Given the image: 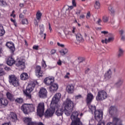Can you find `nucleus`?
Returning a JSON list of instances; mask_svg holds the SVG:
<instances>
[{"instance_id": "f257e3e1", "label": "nucleus", "mask_w": 125, "mask_h": 125, "mask_svg": "<svg viewBox=\"0 0 125 125\" xmlns=\"http://www.w3.org/2000/svg\"><path fill=\"white\" fill-rule=\"evenodd\" d=\"M61 98V94L56 93L53 97L51 104L50 107H53L56 111V114L57 116H62V114H64L67 117L71 115L72 111L74 108V103L69 98H67L66 101L63 103V107L58 105V102Z\"/></svg>"}, {"instance_id": "f03ea898", "label": "nucleus", "mask_w": 125, "mask_h": 125, "mask_svg": "<svg viewBox=\"0 0 125 125\" xmlns=\"http://www.w3.org/2000/svg\"><path fill=\"white\" fill-rule=\"evenodd\" d=\"M36 86V82H31L27 86L25 90L23 91L24 95L28 99H31L32 98V94L31 92L33 91Z\"/></svg>"}, {"instance_id": "7ed1b4c3", "label": "nucleus", "mask_w": 125, "mask_h": 125, "mask_svg": "<svg viewBox=\"0 0 125 125\" xmlns=\"http://www.w3.org/2000/svg\"><path fill=\"white\" fill-rule=\"evenodd\" d=\"M80 115V112L74 111L71 116V119L72 122L71 125H83V122L81 121V118L78 117Z\"/></svg>"}, {"instance_id": "20e7f679", "label": "nucleus", "mask_w": 125, "mask_h": 125, "mask_svg": "<svg viewBox=\"0 0 125 125\" xmlns=\"http://www.w3.org/2000/svg\"><path fill=\"white\" fill-rule=\"evenodd\" d=\"M9 82L10 84L14 86H19V80L17 79L15 75H12L9 76Z\"/></svg>"}, {"instance_id": "39448f33", "label": "nucleus", "mask_w": 125, "mask_h": 125, "mask_svg": "<svg viewBox=\"0 0 125 125\" xmlns=\"http://www.w3.org/2000/svg\"><path fill=\"white\" fill-rule=\"evenodd\" d=\"M37 113L38 116L39 117H42L44 114V103H40L38 104L37 109Z\"/></svg>"}, {"instance_id": "423d86ee", "label": "nucleus", "mask_w": 125, "mask_h": 125, "mask_svg": "<svg viewBox=\"0 0 125 125\" xmlns=\"http://www.w3.org/2000/svg\"><path fill=\"white\" fill-rule=\"evenodd\" d=\"M107 93L104 90L99 91L96 97V100L97 101H101L102 100H104L107 98Z\"/></svg>"}, {"instance_id": "0eeeda50", "label": "nucleus", "mask_w": 125, "mask_h": 125, "mask_svg": "<svg viewBox=\"0 0 125 125\" xmlns=\"http://www.w3.org/2000/svg\"><path fill=\"white\" fill-rule=\"evenodd\" d=\"M108 113L110 116H117L119 114V110L117 107L115 106H111L108 108Z\"/></svg>"}, {"instance_id": "6e6552de", "label": "nucleus", "mask_w": 125, "mask_h": 125, "mask_svg": "<svg viewBox=\"0 0 125 125\" xmlns=\"http://www.w3.org/2000/svg\"><path fill=\"white\" fill-rule=\"evenodd\" d=\"M51 107L49 109H47L44 113V116L45 118H50V117H52L53 116V114L55 112V109H57V108H54V107H51L53 106H50Z\"/></svg>"}, {"instance_id": "1a4fd4ad", "label": "nucleus", "mask_w": 125, "mask_h": 125, "mask_svg": "<svg viewBox=\"0 0 125 125\" xmlns=\"http://www.w3.org/2000/svg\"><path fill=\"white\" fill-rule=\"evenodd\" d=\"M94 114L95 120L98 122H101L103 119V112L99 110H95Z\"/></svg>"}, {"instance_id": "9d476101", "label": "nucleus", "mask_w": 125, "mask_h": 125, "mask_svg": "<svg viewBox=\"0 0 125 125\" xmlns=\"http://www.w3.org/2000/svg\"><path fill=\"white\" fill-rule=\"evenodd\" d=\"M53 83H54V77H46L44 79V83L47 85H51L53 84Z\"/></svg>"}, {"instance_id": "9b49d317", "label": "nucleus", "mask_w": 125, "mask_h": 125, "mask_svg": "<svg viewBox=\"0 0 125 125\" xmlns=\"http://www.w3.org/2000/svg\"><path fill=\"white\" fill-rule=\"evenodd\" d=\"M66 91L69 94H72V93H74V91H75V86L72 84H69L66 86Z\"/></svg>"}, {"instance_id": "f8f14e48", "label": "nucleus", "mask_w": 125, "mask_h": 125, "mask_svg": "<svg viewBox=\"0 0 125 125\" xmlns=\"http://www.w3.org/2000/svg\"><path fill=\"white\" fill-rule=\"evenodd\" d=\"M35 73L37 77L40 78V77H42L43 76V72L42 71V67L41 66H37L35 68Z\"/></svg>"}, {"instance_id": "ddd939ff", "label": "nucleus", "mask_w": 125, "mask_h": 125, "mask_svg": "<svg viewBox=\"0 0 125 125\" xmlns=\"http://www.w3.org/2000/svg\"><path fill=\"white\" fill-rule=\"evenodd\" d=\"M94 98V97H93V95L91 93H88L87 94L86 99V102L87 105H89V104H90L92 102V100H93Z\"/></svg>"}, {"instance_id": "4468645a", "label": "nucleus", "mask_w": 125, "mask_h": 125, "mask_svg": "<svg viewBox=\"0 0 125 125\" xmlns=\"http://www.w3.org/2000/svg\"><path fill=\"white\" fill-rule=\"evenodd\" d=\"M47 95V91L46 89L44 88H42L40 89L39 91V96L41 98H44V97H46Z\"/></svg>"}, {"instance_id": "2eb2a0df", "label": "nucleus", "mask_w": 125, "mask_h": 125, "mask_svg": "<svg viewBox=\"0 0 125 125\" xmlns=\"http://www.w3.org/2000/svg\"><path fill=\"white\" fill-rule=\"evenodd\" d=\"M24 122L26 123L27 125H38V123L37 122L32 121V118H25Z\"/></svg>"}, {"instance_id": "dca6fc26", "label": "nucleus", "mask_w": 125, "mask_h": 125, "mask_svg": "<svg viewBox=\"0 0 125 125\" xmlns=\"http://www.w3.org/2000/svg\"><path fill=\"white\" fill-rule=\"evenodd\" d=\"M21 110L23 112L24 114H29V106L28 104H24L21 106Z\"/></svg>"}, {"instance_id": "f3484780", "label": "nucleus", "mask_w": 125, "mask_h": 125, "mask_svg": "<svg viewBox=\"0 0 125 125\" xmlns=\"http://www.w3.org/2000/svg\"><path fill=\"white\" fill-rule=\"evenodd\" d=\"M7 47L9 48L11 52L13 53L15 51V47L14 46V44L11 42H7L6 44Z\"/></svg>"}, {"instance_id": "a211bd4d", "label": "nucleus", "mask_w": 125, "mask_h": 125, "mask_svg": "<svg viewBox=\"0 0 125 125\" xmlns=\"http://www.w3.org/2000/svg\"><path fill=\"white\" fill-rule=\"evenodd\" d=\"M49 91L51 92H54L58 89V84L57 83H53L49 87Z\"/></svg>"}, {"instance_id": "6ab92c4d", "label": "nucleus", "mask_w": 125, "mask_h": 125, "mask_svg": "<svg viewBox=\"0 0 125 125\" xmlns=\"http://www.w3.org/2000/svg\"><path fill=\"white\" fill-rule=\"evenodd\" d=\"M7 104H8V101L7 99L3 98L0 99V106L1 107H5V106H7Z\"/></svg>"}, {"instance_id": "aec40b11", "label": "nucleus", "mask_w": 125, "mask_h": 125, "mask_svg": "<svg viewBox=\"0 0 125 125\" xmlns=\"http://www.w3.org/2000/svg\"><path fill=\"white\" fill-rule=\"evenodd\" d=\"M7 64L9 66H12L13 64H15V60L13 58H12V56L8 57Z\"/></svg>"}, {"instance_id": "412c9836", "label": "nucleus", "mask_w": 125, "mask_h": 125, "mask_svg": "<svg viewBox=\"0 0 125 125\" xmlns=\"http://www.w3.org/2000/svg\"><path fill=\"white\" fill-rule=\"evenodd\" d=\"M7 96V99L9 100V101L13 102L15 100V98H14V95L12 94L11 93L9 92H7L6 94Z\"/></svg>"}, {"instance_id": "4be33fe9", "label": "nucleus", "mask_w": 125, "mask_h": 125, "mask_svg": "<svg viewBox=\"0 0 125 125\" xmlns=\"http://www.w3.org/2000/svg\"><path fill=\"white\" fill-rule=\"evenodd\" d=\"M112 76V71L111 69L108 70L104 74V78L106 79V80H109V79H111Z\"/></svg>"}, {"instance_id": "5701e85b", "label": "nucleus", "mask_w": 125, "mask_h": 125, "mask_svg": "<svg viewBox=\"0 0 125 125\" xmlns=\"http://www.w3.org/2000/svg\"><path fill=\"white\" fill-rule=\"evenodd\" d=\"M10 117L11 119L13 122H17V115L14 112H11L10 114Z\"/></svg>"}, {"instance_id": "b1692460", "label": "nucleus", "mask_w": 125, "mask_h": 125, "mask_svg": "<svg viewBox=\"0 0 125 125\" xmlns=\"http://www.w3.org/2000/svg\"><path fill=\"white\" fill-rule=\"evenodd\" d=\"M20 77H21V80H22V81H26L28 80V79L29 78V75H28V74L26 73H22Z\"/></svg>"}, {"instance_id": "393cba45", "label": "nucleus", "mask_w": 125, "mask_h": 125, "mask_svg": "<svg viewBox=\"0 0 125 125\" xmlns=\"http://www.w3.org/2000/svg\"><path fill=\"white\" fill-rule=\"evenodd\" d=\"M124 83V80L122 79H119L117 82L116 83L115 85L117 87H120Z\"/></svg>"}, {"instance_id": "a878e982", "label": "nucleus", "mask_w": 125, "mask_h": 125, "mask_svg": "<svg viewBox=\"0 0 125 125\" xmlns=\"http://www.w3.org/2000/svg\"><path fill=\"white\" fill-rule=\"evenodd\" d=\"M16 66L17 67H22V68H24L25 67V62L21 61H19L16 63Z\"/></svg>"}, {"instance_id": "bb28decb", "label": "nucleus", "mask_w": 125, "mask_h": 125, "mask_svg": "<svg viewBox=\"0 0 125 125\" xmlns=\"http://www.w3.org/2000/svg\"><path fill=\"white\" fill-rule=\"evenodd\" d=\"M124 53H125V50H124L122 48H119L118 50V57H122V56H124Z\"/></svg>"}, {"instance_id": "cd10ccee", "label": "nucleus", "mask_w": 125, "mask_h": 125, "mask_svg": "<svg viewBox=\"0 0 125 125\" xmlns=\"http://www.w3.org/2000/svg\"><path fill=\"white\" fill-rule=\"evenodd\" d=\"M35 111V105L33 104H28V112H34Z\"/></svg>"}, {"instance_id": "c85d7f7f", "label": "nucleus", "mask_w": 125, "mask_h": 125, "mask_svg": "<svg viewBox=\"0 0 125 125\" xmlns=\"http://www.w3.org/2000/svg\"><path fill=\"white\" fill-rule=\"evenodd\" d=\"M42 13L41 12V11L39 10L37 11L36 13V19L40 21V19H42Z\"/></svg>"}, {"instance_id": "c756f323", "label": "nucleus", "mask_w": 125, "mask_h": 125, "mask_svg": "<svg viewBox=\"0 0 125 125\" xmlns=\"http://www.w3.org/2000/svg\"><path fill=\"white\" fill-rule=\"evenodd\" d=\"M89 107V110H91V112L92 113V114H93V112H95V111H96V107H95V106L91 105L90 104H87Z\"/></svg>"}, {"instance_id": "7c9ffc66", "label": "nucleus", "mask_w": 125, "mask_h": 125, "mask_svg": "<svg viewBox=\"0 0 125 125\" xmlns=\"http://www.w3.org/2000/svg\"><path fill=\"white\" fill-rule=\"evenodd\" d=\"M76 39L78 42H83V38L81 34H78L76 35Z\"/></svg>"}, {"instance_id": "2f4dec72", "label": "nucleus", "mask_w": 125, "mask_h": 125, "mask_svg": "<svg viewBox=\"0 0 125 125\" xmlns=\"http://www.w3.org/2000/svg\"><path fill=\"white\" fill-rule=\"evenodd\" d=\"M4 34H5V31H4V29H3V26L0 25V37H2Z\"/></svg>"}, {"instance_id": "473e14b6", "label": "nucleus", "mask_w": 125, "mask_h": 125, "mask_svg": "<svg viewBox=\"0 0 125 125\" xmlns=\"http://www.w3.org/2000/svg\"><path fill=\"white\" fill-rule=\"evenodd\" d=\"M61 55H65L68 53V49L67 48H64L59 51Z\"/></svg>"}, {"instance_id": "72a5a7b5", "label": "nucleus", "mask_w": 125, "mask_h": 125, "mask_svg": "<svg viewBox=\"0 0 125 125\" xmlns=\"http://www.w3.org/2000/svg\"><path fill=\"white\" fill-rule=\"evenodd\" d=\"M15 102L19 103V104H22L23 102V98H18L15 100Z\"/></svg>"}, {"instance_id": "f704fd0d", "label": "nucleus", "mask_w": 125, "mask_h": 125, "mask_svg": "<svg viewBox=\"0 0 125 125\" xmlns=\"http://www.w3.org/2000/svg\"><path fill=\"white\" fill-rule=\"evenodd\" d=\"M7 5V3L4 0H0V6L5 7Z\"/></svg>"}, {"instance_id": "c9c22d12", "label": "nucleus", "mask_w": 125, "mask_h": 125, "mask_svg": "<svg viewBox=\"0 0 125 125\" xmlns=\"http://www.w3.org/2000/svg\"><path fill=\"white\" fill-rule=\"evenodd\" d=\"M114 41V37H110L108 39H105V43L107 44L108 42H111Z\"/></svg>"}, {"instance_id": "e433bc0d", "label": "nucleus", "mask_w": 125, "mask_h": 125, "mask_svg": "<svg viewBox=\"0 0 125 125\" xmlns=\"http://www.w3.org/2000/svg\"><path fill=\"white\" fill-rule=\"evenodd\" d=\"M94 7L96 9H99L100 8V3L97 1H96Z\"/></svg>"}, {"instance_id": "4c0bfd02", "label": "nucleus", "mask_w": 125, "mask_h": 125, "mask_svg": "<svg viewBox=\"0 0 125 125\" xmlns=\"http://www.w3.org/2000/svg\"><path fill=\"white\" fill-rule=\"evenodd\" d=\"M108 10L110 11L112 14H114L115 13V10H114V8H113V7L110 6L108 7Z\"/></svg>"}, {"instance_id": "58836bf2", "label": "nucleus", "mask_w": 125, "mask_h": 125, "mask_svg": "<svg viewBox=\"0 0 125 125\" xmlns=\"http://www.w3.org/2000/svg\"><path fill=\"white\" fill-rule=\"evenodd\" d=\"M5 75V72L3 71V68H0V77L1 76H4Z\"/></svg>"}, {"instance_id": "ea45409f", "label": "nucleus", "mask_w": 125, "mask_h": 125, "mask_svg": "<svg viewBox=\"0 0 125 125\" xmlns=\"http://www.w3.org/2000/svg\"><path fill=\"white\" fill-rule=\"evenodd\" d=\"M103 22H104L105 23H106V22H108L109 20V17L104 16L103 17Z\"/></svg>"}, {"instance_id": "a19ab883", "label": "nucleus", "mask_w": 125, "mask_h": 125, "mask_svg": "<svg viewBox=\"0 0 125 125\" xmlns=\"http://www.w3.org/2000/svg\"><path fill=\"white\" fill-rule=\"evenodd\" d=\"M21 22H22V24H28V20H27V19H24L22 20Z\"/></svg>"}, {"instance_id": "79ce46f5", "label": "nucleus", "mask_w": 125, "mask_h": 125, "mask_svg": "<svg viewBox=\"0 0 125 125\" xmlns=\"http://www.w3.org/2000/svg\"><path fill=\"white\" fill-rule=\"evenodd\" d=\"M39 45H34L33 46V49H34V50H39Z\"/></svg>"}, {"instance_id": "37998d69", "label": "nucleus", "mask_w": 125, "mask_h": 125, "mask_svg": "<svg viewBox=\"0 0 125 125\" xmlns=\"http://www.w3.org/2000/svg\"><path fill=\"white\" fill-rule=\"evenodd\" d=\"M101 22H102L101 19H98V21H96V24H98V25H99V26H100L101 25V24L100 23H101Z\"/></svg>"}, {"instance_id": "c03bdc74", "label": "nucleus", "mask_w": 125, "mask_h": 125, "mask_svg": "<svg viewBox=\"0 0 125 125\" xmlns=\"http://www.w3.org/2000/svg\"><path fill=\"white\" fill-rule=\"evenodd\" d=\"M72 6H73L74 7H76V6H77V3L76 2V1L75 0H72Z\"/></svg>"}, {"instance_id": "a18cd8bd", "label": "nucleus", "mask_w": 125, "mask_h": 125, "mask_svg": "<svg viewBox=\"0 0 125 125\" xmlns=\"http://www.w3.org/2000/svg\"><path fill=\"white\" fill-rule=\"evenodd\" d=\"M57 45H58V46H60L61 47H65V45H64L63 44H61L59 43V42H57Z\"/></svg>"}, {"instance_id": "49530a36", "label": "nucleus", "mask_w": 125, "mask_h": 125, "mask_svg": "<svg viewBox=\"0 0 125 125\" xmlns=\"http://www.w3.org/2000/svg\"><path fill=\"white\" fill-rule=\"evenodd\" d=\"M70 76V73L67 72L66 73V75L64 76V79H69L70 77H69Z\"/></svg>"}, {"instance_id": "de8ad7c7", "label": "nucleus", "mask_w": 125, "mask_h": 125, "mask_svg": "<svg viewBox=\"0 0 125 125\" xmlns=\"http://www.w3.org/2000/svg\"><path fill=\"white\" fill-rule=\"evenodd\" d=\"M40 29H41L40 35H43V31H44V28L42 27Z\"/></svg>"}, {"instance_id": "09e8293b", "label": "nucleus", "mask_w": 125, "mask_h": 125, "mask_svg": "<svg viewBox=\"0 0 125 125\" xmlns=\"http://www.w3.org/2000/svg\"><path fill=\"white\" fill-rule=\"evenodd\" d=\"M124 33H125V31H124V30L123 29H121L119 31V34L121 36H123V35H124Z\"/></svg>"}, {"instance_id": "8fccbe9b", "label": "nucleus", "mask_w": 125, "mask_h": 125, "mask_svg": "<svg viewBox=\"0 0 125 125\" xmlns=\"http://www.w3.org/2000/svg\"><path fill=\"white\" fill-rule=\"evenodd\" d=\"M57 64L59 65V66H61V65H62V61L59 60V61L57 62Z\"/></svg>"}, {"instance_id": "3c124183", "label": "nucleus", "mask_w": 125, "mask_h": 125, "mask_svg": "<svg viewBox=\"0 0 125 125\" xmlns=\"http://www.w3.org/2000/svg\"><path fill=\"white\" fill-rule=\"evenodd\" d=\"M72 32L73 34H76V27H73L72 29Z\"/></svg>"}, {"instance_id": "603ef678", "label": "nucleus", "mask_w": 125, "mask_h": 125, "mask_svg": "<svg viewBox=\"0 0 125 125\" xmlns=\"http://www.w3.org/2000/svg\"><path fill=\"white\" fill-rule=\"evenodd\" d=\"M83 97L82 95H79L75 97L76 99H80V98H82Z\"/></svg>"}, {"instance_id": "864d4df0", "label": "nucleus", "mask_w": 125, "mask_h": 125, "mask_svg": "<svg viewBox=\"0 0 125 125\" xmlns=\"http://www.w3.org/2000/svg\"><path fill=\"white\" fill-rule=\"evenodd\" d=\"M81 12H82V10H78L76 13V14H77V15H80V14H81Z\"/></svg>"}, {"instance_id": "5fc2aeb1", "label": "nucleus", "mask_w": 125, "mask_h": 125, "mask_svg": "<svg viewBox=\"0 0 125 125\" xmlns=\"http://www.w3.org/2000/svg\"><path fill=\"white\" fill-rule=\"evenodd\" d=\"M40 36H41L42 38H43L44 40H45V38L46 37V34L45 33V34H43V35H40Z\"/></svg>"}, {"instance_id": "6e6d98bb", "label": "nucleus", "mask_w": 125, "mask_h": 125, "mask_svg": "<svg viewBox=\"0 0 125 125\" xmlns=\"http://www.w3.org/2000/svg\"><path fill=\"white\" fill-rule=\"evenodd\" d=\"M55 52H56V50L55 49H52L51 51V54H55Z\"/></svg>"}, {"instance_id": "4d7b16f0", "label": "nucleus", "mask_w": 125, "mask_h": 125, "mask_svg": "<svg viewBox=\"0 0 125 125\" xmlns=\"http://www.w3.org/2000/svg\"><path fill=\"white\" fill-rule=\"evenodd\" d=\"M4 70H5V71H10V68L7 67V66H5V67H4Z\"/></svg>"}, {"instance_id": "13d9d810", "label": "nucleus", "mask_w": 125, "mask_h": 125, "mask_svg": "<svg viewBox=\"0 0 125 125\" xmlns=\"http://www.w3.org/2000/svg\"><path fill=\"white\" fill-rule=\"evenodd\" d=\"M90 17V12H88L87 13V15H86V18L87 19H88V18H89Z\"/></svg>"}, {"instance_id": "bf43d9fd", "label": "nucleus", "mask_w": 125, "mask_h": 125, "mask_svg": "<svg viewBox=\"0 0 125 125\" xmlns=\"http://www.w3.org/2000/svg\"><path fill=\"white\" fill-rule=\"evenodd\" d=\"M80 19H84V15H81L80 16Z\"/></svg>"}, {"instance_id": "052dcab7", "label": "nucleus", "mask_w": 125, "mask_h": 125, "mask_svg": "<svg viewBox=\"0 0 125 125\" xmlns=\"http://www.w3.org/2000/svg\"><path fill=\"white\" fill-rule=\"evenodd\" d=\"M101 121L99 122L98 125H105L104 122H101Z\"/></svg>"}, {"instance_id": "680f3d73", "label": "nucleus", "mask_w": 125, "mask_h": 125, "mask_svg": "<svg viewBox=\"0 0 125 125\" xmlns=\"http://www.w3.org/2000/svg\"><path fill=\"white\" fill-rule=\"evenodd\" d=\"M19 17L20 18L23 19V18H24V15H22V14H20L19 15Z\"/></svg>"}, {"instance_id": "e2e57ef3", "label": "nucleus", "mask_w": 125, "mask_h": 125, "mask_svg": "<svg viewBox=\"0 0 125 125\" xmlns=\"http://www.w3.org/2000/svg\"><path fill=\"white\" fill-rule=\"evenodd\" d=\"M48 26H49V29L50 30V31H51V30H52V29L51 28V26L50 25V23H48Z\"/></svg>"}, {"instance_id": "0e129e2a", "label": "nucleus", "mask_w": 125, "mask_h": 125, "mask_svg": "<svg viewBox=\"0 0 125 125\" xmlns=\"http://www.w3.org/2000/svg\"><path fill=\"white\" fill-rule=\"evenodd\" d=\"M102 34H104V35H106V34H108V32L107 31H102Z\"/></svg>"}, {"instance_id": "69168bd1", "label": "nucleus", "mask_w": 125, "mask_h": 125, "mask_svg": "<svg viewBox=\"0 0 125 125\" xmlns=\"http://www.w3.org/2000/svg\"><path fill=\"white\" fill-rule=\"evenodd\" d=\"M121 40L122 41H125V37L122 35Z\"/></svg>"}, {"instance_id": "338daca9", "label": "nucleus", "mask_w": 125, "mask_h": 125, "mask_svg": "<svg viewBox=\"0 0 125 125\" xmlns=\"http://www.w3.org/2000/svg\"><path fill=\"white\" fill-rule=\"evenodd\" d=\"M1 125H10V123H6L2 124Z\"/></svg>"}, {"instance_id": "774afa93", "label": "nucleus", "mask_w": 125, "mask_h": 125, "mask_svg": "<svg viewBox=\"0 0 125 125\" xmlns=\"http://www.w3.org/2000/svg\"><path fill=\"white\" fill-rule=\"evenodd\" d=\"M37 125H44L42 123L40 122L39 123H37Z\"/></svg>"}]
</instances>
